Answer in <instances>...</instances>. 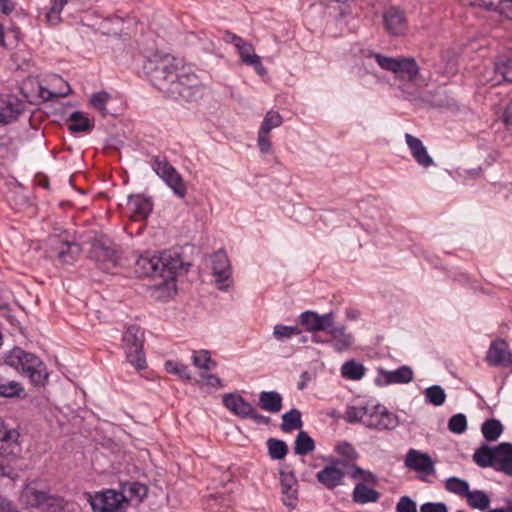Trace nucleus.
<instances>
[{
  "label": "nucleus",
  "instance_id": "obj_1",
  "mask_svg": "<svg viewBox=\"0 0 512 512\" xmlns=\"http://www.w3.org/2000/svg\"><path fill=\"white\" fill-rule=\"evenodd\" d=\"M183 267V261L177 252L164 251L160 254L146 252L135 263V272L140 276L160 277L168 284Z\"/></svg>",
  "mask_w": 512,
  "mask_h": 512
},
{
  "label": "nucleus",
  "instance_id": "obj_2",
  "mask_svg": "<svg viewBox=\"0 0 512 512\" xmlns=\"http://www.w3.org/2000/svg\"><path fill=\"white\" fill-rule=\"evenodd\" d=\"M371 60H374L383 70L392 72L395 78L401 82V89L403 91L410 85H416L418 82L420 67L413 57H388L379 53L369 52L363 62L367 73H372L368 69Z\"/></svg>",
  "mask_w": 512,
  "mask_h": 512
},
{
  "label": "nucleus",
  "instance_id": "obj_3",
  "mask_svg": "<svg viewBox=\"0 0 512 512\" xmlns=\"http://www.w3.org/2000/svg\"><path fill=\"white\" fill-rule=\"evenodd\" d=\"M345 419L350 423L360 422L368 428L378 430L394 429L399 424L398 417L380 404L349 406Z\"/></svg>",
  "mask_w": 512,
  "mask_h": 512
},
{
  "label": "nucleus",
  "instance_id": "obj_4",
  "mask_svg": "<svg viewBox=\"0 0 512 512\" xmlns=\"http://www.w3.org/2000/svg\"><path fill=\"white\" fill-rule=\"evenodd\" d=\"M4 362L22 375L28 377L34 385H43L48 373L43 361L33 353L14 347L4 357Z\"/></svg>",
  "mask_w": 512,
  "mask_h": 512
},
{
  "label": "nucleus",
  "instance_id": "obj_5",
  "mask_svg": "<svg viewBox=\"0 0 512 512\" xmlns=\"http://www.w3.org/2000/svg\"><path fill=\"white\" fill-rule=\"evenodd\" d=\"M178 64L176 58L169 54L155 53L146 60L143 69L152 85L166 93L175 78Z\"/></svg>",
  "mask_w": 512,
  "mask_h": 512
},
{
  "label": "nucleus",
  "instance_id": "obj_6",
  "mask_svg": "<svg viewBox=\"0 0 512 512\" xmlns=\"http://www.w3.org/2000/svg\"><path fill=\"white\" fill-rule=\"evenodd\" d=\"M19 437L16 428L0 423V476L14 478L16 475L7 458L16 457L21 452Z\"/></svg>",
  "mask_w": 512,
  "mask_h": 512
},
{
  "label": "nucleus",
  "instance_id": "obj_7",
  "mask_svg": "<svg viewBox=\"0 0 512 512\" xmlns=\"http://www.w3.org/2000/svg\"><path fill=\"white\" fill-rule=\"evenodd\" d=\"M204 88L194 73L175 74L166 94L173 98L196 101L203 96Z\"/></svg>",
  "mask_w": 512,
  "mask_h": 512
},
{
  "label": "nucleus",
  "instance_id": "obj_8",
  "mask_svg": "<svg viewBox=\"0 0 512 512\" xmlns=\"http://www.w3.org/2000/svg\"><path fill=\"white\" fill-rule=\"evenodd\" d=\"M153 171L165 182L178 198H184L187 194V186L178 171L164 156H155L151 160Z\"/></svg>",
  "mask_w": 512,
  "mask_h": 512
},
{
  "label": "nucleus",
  "instance_id": "obj_9",
  "mask_svg": "<svg viewBox=\"0 0 512 512\" xmlns=\"http://www.w3.org/2000/svg\"><path fill=\"white\" fill-rule=\"evenodd\" d=\"M144 341L143 331L135 326H129L123 335V347L127 361L137 370L146 367V360L142 351Z\"/></svg>",
  "mask_w": 512,
  "mask_h": 512
},
{
  "label": "nucleus",
  "instance_id": "obj_10",
  "mask_svg": "<svg viewBox=\"0 0 512 512\" xmlns=\"http://www.w3.org/2000/svg\"><path fill=\"white\" fill-rule=\"evenodd\" d=\"M90 257L106 272H112L119 260L118 253L114 246L109 241L103 239H98L93 242Z\"/></svg>",
  "mask_w": 512,
  "mask_h": 512
},
{
  "label": "nucleus",
  "instance_id": "obj_11",
  "mask_svg": "<svg viewBox=\"0 0 512 512\" xmlns=\"http://www.w3.org/2000/svg\"><path fill=\"white\" fill-rule=\"evenodd\" d=\"M91 506L98 512H123L126 508V498L121 491L107 490L96 494L91 500Z\"/></svg>",
  "mask_w": 512,
  "mask_h": 512
},
{
  "label": "nucleus",
  "instance_id": "obj_12",
  "mask_svg": "<svg viewBox=\"0 0 512 512\" xmlns=\"http://www.w3.org/2000/svg\"><path fill=\"white\" fill-rule=\"evenodd\" d=\"M325 332L330 336L329 340H323L320 336L314 335L312 341L315 343H331L337 352L347 351L353 344L354 337L347 332L343 324H335L334 322Z\"/></svg>",
  "mask_w": 512,
  "mask_h": 512
},
{
  "label": "nucleus",
  "instance_id": "obj_13",
  "mask_svg": "<svg viewBox=\"0 0 512 512\" xmlns=\"http://www.w3.org/2000/svg\"><path fill=\"white\" fill-rule=\"evenodd\" d=\"M335 315L333 312L318 314L314 311H305L300 314L299 322L305 330L311 333L326 331L334 323Z\"/></svg>",
  "mask_w": 512,
  "mask_h": 512
},
{
  "label": "nucleus",
  "instance_id": "obj_14",
  "mask_svg": "<svg viewBox=\"0 0 512 512\" xmlns=\"http://www.w3.org/2000/svg\"><path fill=\"white\" fill-rule=\"evenodd\" d=\"M486 360L490 365L508 367L512 365V355L503 339L493 341L487 351Z\"/></svg>",
  "mask_w": 512,
  "mask_h": 512
},
{
  "label": "nucleus",
  "instance_id": "obj_15",
  "mask_svg": "<svg viewBox=\"0 0 512 512\" xmlns=\"http://www.w3.org/2000/svg\"><path fill=\"white\" fill-rule=\"evenodd\" d=\"M383 23L391 36H403L407 31L406 17L401 10L395 7H390L384 12Z\"/></svg>",
  "mask_w": 512,
  "mask_h": 512
},
{
  "label": "nucleus",
  "instance_id": "obj_16",
  "mask_svg": "<svg viewBox=\"0 0 512 512\" xmlns=\"http://www.w3.org/2000/svg\"><path fill=\"white\" fill-rule=\"evenodd\" d=\"M236 49L243 64L252 67L259 76H264L267 73L266 68L262 65L261 57L255 53L251 43L243 40Z\"/></svg>",
  "mask_w": 512,
  "mask_h": 512
},
{
  "label": "nucleus",
  "instance_id": "obj_17",
  "mask_svg": "<svg viewBox=\"0 0 512 512\" xmlns=\"http://www.w3.org/2000/svg\"><path fill=\"white\" fill-rule=\"evenodd\" d=\"M127 213L133 220H143L152 211V203L149 198L142 195H130L127 200Z\"/></svg>",
  "mask_w": 512,
  "mask_h": 512
},
{
  "label": "nucleus",
  "instance_id": "obj_18",
  "mask_svg": "<svg viewBox=\"0 0 512 512\" xmlns=\"http://www.w3.org/2000/svg\"><path fill=\"white\" fill-rule=\"evenodd\" d=\"M213 274L217 278L216 282L220 290H226L228 285L224 284L231 276L230 262L227 255L222 252H216L212 259Z\"/></svg>",
  "mask_w": 512,
  "mask_h": 512
},
{
  "label": "nucleus",
  "instance_id": "obj_19",
  "mask_svg": "<svg viewBox=\"0 0 512 512\" xmlns=\"http://www.w3.org/2000/svg\"><path fill=\"white\" fill-rule=\"evenodd\" d=\"M495 470L512 476V443L502 442L494 446Z\"/></svg>",
  "mask_w": 512,
  "mask_h": 512
},
{
  "label": "nucleus",
  "instance_id": "obj_20",
  "mask_svg": "<svg viewBox=\"0 0 512 512\" xmlns=\"http://www.w3.org/2000/svg\"><path fill=\"white\" fill-rule=\"evenodd\" d=\"M405 141L415 161L422 167L427 168L434 165L432 157L428 154L423 142L411 134H405Z\"/></svg>",
  "mask_w": 512,
  "mask_h": 512
},
{
  "label": "nucleus",
  "instance_id": "obj_21",
  "mask_svg": "<svg viewBox=\"0 0 512 512\" xmlns=\"http://www.w3.org/2000/svg\"><path fill=\"white\" fill-rule=\"evenodd\" d=\"M280 484L284 504L290 508H294L297 503L298 494V483L295 476L290 472L281 471Z\"/></svg>",
  "mask_w": 512,
  "mask_h": 512
},
{
  "label": "nucleus",
  "instance_id": "obj_22",
  "mask_svg": "<svg viewBox=\"0 0 512 512\" xmlns=\"http://www.w3.org/2000/svg\"><path fill=\"white\" fill-rule=\"evenodd\" d=\"M406 467L423 472L426 475L434 473V464L429 455L410 449L405 459Z\"/></svg>",
  "mask_w": 512,
  "mask_h": 512
},
{
  "label": "nucleus",
  "instance_id": "obj_23",
  "mask_svg": "<svg viewBox=\"0 0 512 512\" xmlns=\"http://www.w3.org/2000/svg\"><path fill=\"white\" fill-rule=\"evenodd\" d=\"M224 406L232 413L241 418H248L254 413V407L242 396L235 393H228L223 396Z\"/></svg>",
  "mask_w": 512,
  "mask_h": 512
},
{
  "label": "nucleus",
  "instance_id": "obj_24",
  "mask_svg": "<svg viewBox=\"0 0 512 512\" xmlns=\"http://www.w3.org/2000/svg\"><path fill=\"white\" fill-rule=\"evenodd\" d=\"M23 110V104L13 96L0 98V123L7 124L15 120Z\"/></svg>",
  "mask_w": 512,
  "mask_h": 512
},
{
  "label": "nucleus",
  "instance_id": "obj_25",
  "mask_svg": "<svg viewBox=\"0 0 512 512\" xmlns=\"http://www.w3.org/2000/svg\"><path fill=\"white\" fill-rule=\"evenodd\" d=\"M54 497L55 496L48 495L47 493L28 485L24 488L21 494V501L29 507L42 506L48 510L50 499Z\"/></svg>",
  "mask_w": 512,
  "mask_h": 512
},
{
  "label": "nucleus",
  "instance_id": "obj_26",
  "mask_svg": "<svg viewBox=\"0 0 512 512\" xmlns=\"http://www.w3.org/2000/svg\"><path fill=\"white\" fill-rule=\"evenodd\" d=\"M344 472L335 466H326L316 474V479L327 489H334L342 485L344 480Z\"/></svg>",
  "mask_w": 512,
  "mask_h": 512
},
{
  "label": "nucleus",
  "instance_id": "obj_27",
  "mask_svg": "<svg viewBox=\"0 0 512 512\" xmlns=\"http://www.w3.org/2000/svg\"><path fill=\"white\" fill-rule=\"evenodd\" d=\"M381 378L385 385L406 384L412 381L413 371L409 366H401L396 370H380Z\"/></svg>",
  "mask_w": 512,
  "mask_h": 512
},
{
  "label": "nucleus",
  "instance_id": "obj_28",
  "mask_svg": "<svg viewBox=\"0 0 512 512\" xmlns=\"http://www.w3.org/2000/svg\"><path fill=\"white\" fill-rule=\"evenodd\" d=\"M283 398L276 391H262L259 394V407L269 413L276 414L282 409Z\"/></svg>",
  "mask_w": 512,
  "mask_h": 512
},
{
  "label": "nucleus",
  "instance_id": "obj_29",
  "mask_svg": "<svg viewBox=\"0 0 512 512\" xmlns=\"http://www.w3.org/2000/svg\"><path fill=\"white\" fill-rule=\"evenodd\" d=\"M379 498V492L364 483H357L352 493L353 501L361 505L376 503Z\"/></svg>",
  "mask_w": 512,
  "mask_h": 512
},
{
  "label": "nucleus",
  "instance_id": "obj_30",
  "mask_svg": "<svg viewBox=\"0 0 512 512\" xmlns=\"http://www.w3.org/2000/svg\"><path fill=\"white\" fill-rule=\"evenodd\" d=\"M80 246L75 242L61 241L56 247L57 258L61 263L72 264L80 254Z\"/></svg>",
  "mask_w": 512,
  "mask_h": 512
},
{
  "label": "nucleus",
  "instance_id": "obj_31",
  "mask_svg": "<svg viewBox=\"0 0 512 512\" xmlns=\"http://www.w3.org/2000/svg\"><path fill=\"white\" fill-rule=\"evenodd\" d=\"M121 493L125 495L126 505H128L130 502L139 503L146 496L147 487L138 482L126 483L122 487Z\"/></svg>",
  "mask_w": 512,
  "mask_h": 512
},
{
  "label": "nucleus",
  "instance_id": "obj_32",
  "mask_svg": "<svg viewBox=\"0 0 512 512\" xmlns=\"http://www.w3.org/2000/svg\"><path fill=\"white\" fill-rule=\"evenodd\" d=\"M473 461L481 468L492 467L495 469L494 447L484 444L475 450Z\"/></svg>",
  "mask_w": 512,
  "mask_h": 512
},
{
  "label": "nucleus",
  "instance_id": "obj_33",
  "mask_svg": "<svg viewBox=\"0 0 512 512\" xmlns=\"http://www.w3.org/2000/svg\"><path fill=\"white\" fill-rule=\"evenodd\" d=\"M501 70L498 69V63L490 67H485L478 75V82L482 85L497 86L503 82Z\"/></svg>",
  "mask_w": 512,
  "mask_h": 512
},
{
  "label": "nucleus",
  "instance_id": "obj_34",
  "mask_svg": "<svg viewBox=\"0 0 512 512\" xmlns=\"http://www.w3.org/2000/svg\"><path fill=\"white\" fill-rule=\"evenodd\" d=\"M70 91H71V89L67 82H65L60 77H55L53 79V88L52 89H42L41 96L44 99L65 97L70 93Z\"/></svg>",
  "mask_w": 512,
  "mask_h": 512
},
{
  "label": "nucleus",
  "instance_id": "obj_35",
  "mask_svg": "<svg viewBox=\"0 0 512 512\" xmlns=\"http://www.w3.org/2000/svg\"><path fill=\"white\" fill-rule=\"evenodd\" d=\"M465 499L470 507L480 511L488 509L491 502L489 495L482 490H469Z\"/></svg>",
  "mask_w": 512,
  "mask_h": 512
},
{
  "label": "nucleus",
  "instance_id": "obj_36",
  "mask_svg": "<svg viewBox=\"0 0 512 512\" xmlns=\"http://www.w3.org/2000/svg\"><path fill=\"white\" fill-rule=\"evenodd\" d=\"M67 3V0H52V4L49 8H45L40 16L44 17V20L49 25H56L60 21V13Z\"/></svg>",
  "mask_w": 512,
  "mask_h": 512
},
{
  "label": "nucleus",
  "instance_id": "obj_37",
  "mask_svg": "<svg viewBox=\"0 0 512 512\" xmlns=\"http://www.w3.org/2000/svg\"><path fill=\"white\" fill-rule=\"evenodd\" d=\"M67 125L72 132H86L90 131L92 128L90 120L79 111H75L71 114Z\"/></svg>",
  "mask_w": 512,
  "mask_h": 512
},
{
  "label": "nucleus",
  "instance_id": "obj_38",
  "mask_svg": "<svg viewBox=\"0 0 512 512\" xmlns=\"http://www.w3.org/2000/svg\"><path fill=\"white\" fill-rule=\"evenodd\" d=\"M24 387L15 380L7 381L0 376V396L6 398L20 397L24 394Z\"/></svg>",
  "mask_w": 512,
  "mask_h": 512
},
{
  "label": "nucleus",
  "instance_id": "obj_39",
  "mask_svg": "<svg viewBox=\"0 0 512 512\" xmlns=\"http://www.w3.org/2000/svg\"><path fill=\"white\" fill-rule=\"evenodd\" d=\"M302 427L301 413L297 409H292L282 415L281 429L284 432H291Z\"/></svg>",
  "mask_w": 512,
  "mask_h": 512
},
{
  "label": "nucleus",
  "instance_id": "obj_40",
  "mask_svg": "<svg viewBox=\"0 0 512 512\" xmlns=\"http://www.w3.org/2000/svg\"><path fill=\"white\" fill-rule=\"evenodd\" d=\"M481 431L487 441H496L503 432V426L499 420L489 419L482 424Z\"/></svg>",
  "mask_w": 512,
  "mask_h": 512
},
{
  "label": "nucleus",
  "instance_id": "obj_41",
  "mask_svg": "<svg viewBox=\"0 0 512 512\" xmlns=\"http://www.w3.org/2000/svg\"><path fill=\"white\" fill-rule=\"evenodd\" d=\"M341 374L344 378L350 380H360L365 374V368L362 364L350 360L342 365Z\"/></svg>",
  "mask_w": 512,
  "mask_h": 512
},
{
  "label": "nucleus",
  "instance_id": "obj_42",
  "mask_svg": "<svg viewBox=\"0 0 512 512\" xmlns=\"http://www.w3.org/2000/svg\"><path fill=\"white\" fill-rule=\"evenodd\" d=\"M445 489L460 497H466L469 493V483L458 477H450L445 481Z\"/></svg>",
  "mask_w": 512,
  "mask_h": 512
},
{
  "label": "nucleus",
  "instance_id": "obj_43",
  "mask_svg": "<svg viewBox=\"0 0 512 512\" xmlns=\"http://www.w3.org/2000/svg\"><path fill=\"white\" fill-rule=\"evenodd\" d=\"M315 448L313 439L305 432L300 431L295 440L294 452L297 455H306Z\"/></svg>",
  "mask_w": 512,
  "mask_h": 512
},
{
  "label": "nucleus",
  "instance_id": "obj_44",
  "mask_svg": "<svg viewBox=\"0 0 512 512\" xmlns=\"http://www.w3.org/2000/svg\"><path fill=\"white\" fill-rule=\"evenodd\" d=\"M192 363L195 367L202 370H212L216 367V362L211 359L207 350L195 351L192 355Z\"/></svg>",
  "mask_w": 512,
  "mask_h": 512
},
{
  "label": "nucleus",
  "instance_id": "obj_45",
  "mask_svg": "<svg viewBox=\"0 0 512 512\" xmlns=\"http://www.w3.org/2000/svg\"><path fill=\"white\" fill-rule=\"evenodd\" d=\"M282 123H283V118L279 114V112L274 111V110H269L266 113L258 131H261L262 134L263 133L270 134L272 129L281 126Z\"/></svg>",
  "mask_w": 512,
  "mask_h": 512
},
{
  "label": "nucleus",
  "instance_id": "obj_46",
  "mask_svg": "<svg viewBox=\"0 0 512 512\" xmlns=\"http://www.w3.org/2000/svg\"><path fill=\"white\" fill-rule=\"evenodd\" d=\"M425 399L434 406H441L446 400V393L439 385H433L425 389Z\"/></svg>",
  "mask_w": 512,
  "mask_h": 512
},
{
  "label": "nucleus",
  "instance_id": "obj_47",
  "mask_svg": "<svg viewBox=\"0 0 512 512\" xmlns=\"http://www.w3.org/2000/svg\"><path fill=\"white\" fill-rule=\"evenodd\" d=\"M268 452L272 459H283L288 453V447L284 441L270 438L267 441Z\"/></svg>",
  "mask_w": 512,
  "mask_h": 512
},
{
  "label": "nucleus",
  "instance_id": "obj_48",
  "mask_svg": "<svg viewBox=\"0 0 512 512\" xmlns=\"http://www.w3.org/2000/svg\"><path fill=\"white\" fill-rule=\"evenodd\" d=\"M349 475L351 478L359 480L358 483H364L367 486H369V485L374 486V485H377V483H378V478L376 477V475H374L370 471L363 470L362 468L357 467V466L352 468Z\"/></svg>",
  "mask_w": 512,
  "mask_h": 512
},
{
  "label": "nucleus",
  "instance_id": "obj_49",
  "mask_svg": "<svg viewBox=\"0 0 512 512\" xmlns=\"http://www.w3.org/2000/svg\"><path fill=\"white\" fill-rule=\"evenodd\" d=\"M299 334H301V331L297 326H286L282 324H277L273 328V336L278 341H284Z\"/></svg>",
  "mask_w": 512,
  "mask_h": 512
},
{
  "label": "nucleus",
  "instance_id": "obj_50",
  "mask_svg": "<svg viewBox=\"0 0 512 512\" xmlns=\"http://www.w3.org/2000/svg\"><path fill=\"white\" fill-rule=\"evenodd\" d=\"M48 512H76L75 504L65 501L60 497L50 499Z\"/></svg>",
  "mask_w": 512,
  "mask_h": 512
},
{
  "label": "nucleus",
  "instance_id": "obj_51",
  "mask_svg": "<svg viewBox=\"0 0 512 512\" xmlns=\"http://www.w3.org/2000/svg\"><path fill=\"white\" fill-rule=\"evenodd\" d=\"M448 429L455 434H462L467 429V419L464 414L453 415L448 422Z\"/></svg>",
  "mask_w": 512,
  "mask_h": 512
},
{
  "label": "nucleus",
  "instance_id": "obj_52",
  "mask_svg": "<svg viewBox=\"0 0 512 512\" xmlns=\"http://www.w3.org/2000/svg\"><path fill=\"white\" fill-rule=\"evenodd\" d=\"M110 96L106 92H98L91 96L90 103L92 107L98 110L103 116L107 114V102Z\"/></svg>",
  "mask_w": 512,
  "mask_h": 512
},
{
  "label": "nucleus",
  "instance_id": "obj_53",
  "mask_svg": "<svg viewBox=\"0 0 512 512\" xmlns=\"http://www.w3.org/2000/svg\"><path fill=\"white\" fill-rule=\"evenodd\" d=\"M165 368L167 372L177 374L183 379H191V374L187 365L174 361H167L165 364Z\"/></svg>",
  "mask_w": 512,
  "mask_h": 512
},
{
  "label": "nucleus",
  "instance_id": "obj_54",
  "mask_svg": "<svg viewBox=\"0 0 512 512\" xmlns=\"http://www.w3.org/2000/svg\"><path fill=\"white\" fill-rule=\"evenodd\" d=\"M488 10H497L499 13L512 17V0H501L497 5L492 2L485 4Z\"/></svg>",
  "mask_w": 512,
  "mask_h": 512
},
{
  "label": "nucleus",
  "instance_id": "obj_55",
  "mask_svg": "<svg viewBox=\"0 0 512 512\" xmlns=\"http://www.w3.org/2000/svg\"><path fill=\"white\" fill-rule=\"evenodd\" d=\"M336 451L339 455L343 456L348 461H352L358 456L354 447L348 442H341L337 444Z\"/></svg>",
  "mask_w": 512,
  "mask_h": 512
},
{
  "label": "nucleus",
  "instance_id": "obj_56",
  "mask_svg": "<svg viewBox=\"0 0 512 512\" xmlns=\"http://www.w3.org/2000/svg\"><path fill=\"white\" fill-rule=\"evenodd\" d=\"M396 512H417L416 503L408 496H402L396 504Z\"/></svg>",
  "mask_w": 512,
  "mask_h": 512
},
{
  "label": "nucleus",
  "instance_id": "obj_57",
  "mask_svg": "<svg viewBox=\"0 0 512 512\" xmlns=\"http://www.w3.org/2000/svg\"><path fill=\"white\" fill-rule=\"evenodd\" d=\"M498 69L501 70L503 82H512V59L498 62Z\"/></svg>",
  "mask_w": 512,
  "mask_h": 512
},
{
  "label": "nucleus",
  "instance_id": "obj_58",
  "mask_svg": "<svg viewBox=\"0 0 512 512\" xmlns=\"http://www.w3.org/2000/svg\"><path fill=\"white\" fill-rule=\"evenodd\" d=\"M420 512H448V508L441 502H427L421 505Z\"/></svg>",
  "mask_w": 512,
  "mask_h": 512
},
{
  "label": "nucleus",
  "instance_id": "obj_59",
  "mask_svg": "<svg viewBox=\"0 0 512 512\" xmlns=\"http://www.w3.org/2000/svg\"><path fill=\"white\" fill-rule=\"evenodd\" d=\"M258 147L262 153H268L271 150V142L269 139V134L258 131Z\"/></svg>",
  "mask_w": 512,
  "mask_h": 512
},
{
  "label": "nucleus",
  "instance_id": "obj_60",
  "mask_svg": "<svg viewBox=\"0 0 512 512\" xmlns=\"http://www.w3.org/2000/svg\"><path fill=\"white\" fill-rule=\"evenodd\" d=\"M201 378L208 386H211L214 388H222L223 387L222 380L214 374H202Z\"/></svg>",
  "mask_w": 512,
  "mask_h": 512
},
{
  "label": "nucleus",
  "instance_id": "obj_61",
  "mask_svg": "<svg viewBox=\"0 0 512 512\" xmlns=\"http://www.w3.org/2000/svg\"><path fill=\"white\" fill-rule=\"evenodd\" d=\"M223 40L227 43L233 44L236 48L244 39L230 31H225L223 34Z\"/></svg>",
  "mask_w": 512,
  "mask_h": 512
},
{
  "label": "nucleus",
  "instance_id": "obj_62",
  "mask_svg": "<svg viewBox=\"0 0 512 512\" xmlns=\"http://www.w3.org/2000/svg\"><path fill=\"white\" fill-rule=\"evenodd\" d=\"M0 512H18L10 501L0 497Z\"/></svg>",
  "mask_w": 512,
  "mask_h": 512
},
{
  "label": "nucleus",
  "instance_id": "obj_63",
  "mask_svg": "<svg viewBox=\"0 0 512 512\" xmlns=\"http://www.w3.org/2000/svg\"><path fill=\"white\" fill-rule=\"evenodd\" d=\"M504 122L507 128L512 131V101L507 106L504 113Z\"/></svg>",
  "mask_w": 512,
  "mask_h": 512
},
{
  "label": "nucleus",
  "instance_id": "obj_64",
  "mask_svg": "<svg viewBox=\"0 0 512 512\" xmlns=\"http://www.w3.org/2000/svg\"><path fill=\"white\" fill-rule=\"evenodd\" d=\"M15 5L9 0H0V11L9 14L14 10Z\"/></svg>",
  "mask_w": 512,
  "mask_h": 512
}]
</instances>
